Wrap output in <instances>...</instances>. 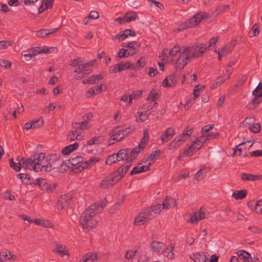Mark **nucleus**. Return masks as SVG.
Listing matches in <instances>:
<instances>
[{
  "label": "nucleus",
  "mask_w": 262,
  "mask_h": 262,
  "mask_svg": "<svg viewBox=\"0 0 262 262\" xmlns=\"http://www.w3.org/2000/svg\"><path fill=\"white\" fill-rule=\"evenodd\" d=\"M177 205L176 199L170 196H166L162 204H158L156 205L152 206L140 212L136 217L134 223L137 226L143 225L159 214L162 209H167L174 207Z\"/></svg>",
  "instance_id": "obj_1"
},
{
  "label": "nucleus",
  "mask_w": 262,
  "mask_h": 262,
  "mask_svg": "<svg viewBox=\"0 0 262 262\" xmlns=\"http://www.w3.org/2000/svg\"><path fill=\"white\" fill-rule=\"evenodd\" d=\"M107 203L106 199L104 198L100 202L90 206L82 213L79 223L83 230L90 231L96 226L97 221L93 217L102 211Z\"/></svg>",
  "instance_id": "obj_2"
},
{
  "label": "nucleus",
  "mask_w": 262,
  "mask_h": 262,
  "mask_svg": "<svg viewBox=\"0 0 262 262\" xmlns=\"http://www.w3.org/2000/svg\"><path fill=\"white\" fill-rule=\"evenodd\" d=\"M192 129H188L187 127L183 133L177 136L173 140L170 142L169 145V149L172 150L176 149L182 145L189 138L190 135L192 133Z\"/></svg>",
  "instance_id": "obj_3"
},
{
  "label": "nucleus",
  "mask_w": 262,
  "mask_h": 262,
  "mask_svg": "<svg viewBox=\"0 0 262 262\" xmlns=\"http://www.w3.org/2000/svg\"><path fill=\"white\" fill-rule=\"evenodd\" d=\"M254 97L249 102L247 107L249 110L255 109L262 101V82H259L256 88L253 91Z\"/></svg>",
  "instance_id": "obj_4"
},
{
  "label": "nucleus",
  "mask_w": 262,
  "mask_h": 262,
  "mask_svg": "<svg viewBox=\"0 0 262 262\" xmlns=\"http://www.w3.org/2000/svg\"><path fill=\"white\" fill-rule=\"evenodd\" d=\"M189 55L190 59L202 56L207 50L206 46L203 44L194 45L191 47H183Z\"/></svg>",
  "instance_id": "obj_5"
},
{
  "label": "nucleus",
  "mask_w": 262,
  "mask_h": 262,
  "mask_svg": "<svg viewBox=\"0 0 262 262\" xmlns=\"http://www.w3.org/2000/svg\"><path fill=\"white\" fill-rule=\"evenodd\" d=\"M48 163L45 166V171L49 172L51 170L58 168L57 165H62L64 162L60 159V156L57 154H51L47 158Z\"/></svg>",
  "instance_id": "obj_6"
},
{
  "label": "nucleus",
  "mask_w": 262,
  "mask_h": 262,
  "mask_svg": "<svg viewBox=\"0 0 262 262\" xmlns=\"http://www.w3.org/2000/svg\"><path fill=\"white\" fill-rule=\"evenodd\" d=\"M203 137H200L194 142L192 143L191 146L186 150H185L180 156L179 159H180L181 156L184 155L185 156H191L193 153L196 152L201 149L202 145L204 143Z\"/></svg>",
  "instance_id": "obj_7"
},
{
  "label": "nucleus",
  "mask_w": 262,
  "mask_h": 262,
  "mask_svg": "<svg viewBox=\"0 0 262 262\" xmlns=\"http://www.w3.org/2000/svg\"><path fill=\"white\" fill-rule=\"evenodd\" d=\"M134 151V148L131 149L130 148H122L119 150V151L116 154L118 161H121L126 160L128 161L129 160H134L136 158L138 154L133 155V152Z\"/></svg>",
  "instance_id": "obj_8"
},
{
  "label": "nucleus",
  "mask_w": 262,
  "mask_h": 262,
  "mask_svg": "<svg viewBox=\"0 0 262 262\" xmlns=\"http://www.w3.org/2000/svg\"><path fill=\"white\" fill-rule=\"evenodd\" d=\"M88 64H81L75 68L74 72L77 74L74 76L75 79L80 80L92 72V69L88 68Z\"/></svg>",
  "instance_id": "obj_9"
},
{
  "label": "nucleus",
  "mask_w": 262,
  "mask_h": 262,
  "mask_svg": "<svg viewBox=\"0 0 262 262\" xmlns=\"http://www.w3.org/2000/svg\"><path fill=\"white\" fill-rule=\"evenodd\" d=\"M35 159L33 161L34 163V170L36 172H42L45 171V166L41 165V163L44 161L46 158V154L43 152H40L32 156Z\"/></svg>",
  "instance_id": "obj_10"
},
{
  "label": "nucleus",
  "mask_w": 262,
  "mask_h": 262,
  "mask_svg": "<svg viewBox=\"0 0 262 262\" xmlns=\"http://www.w3.org/2000/svg\"><path fill=\"white\" fill-rule=\"evenodd\" d=\"M120 178V177H117L114 172L102 180L100 183V186L103 189L110 187L119 182Z\"/></svg>",
  "instance_id": "obj_11"
},
{
  "label": "nucleus",
  "mask_w": 262,
  "mask_h": 262,
  "mask_svg": "<svg viewBox=\"0 0 262 262\" xmlns=\"http://www.w3.org/2000/svg\"><path fill=\"white\" fill-rule=\"evenodd\" d=\"M190 59L185 49L183 48V50L176 62V68L179 70L183 69Z\"/></svg>",
  "instance_id": "obj_12"
},
{
  "label": "nucleus",
  "mask_w": 262,
  "mask_h": 262,
  "mask_svg": "<svg viewBox=\"0 0 262 262\" xmlns=\"http://www.w3.org/2000/svg\"><path fill=\"white\" fill-rule=\"evenodd\" d=\"M133 161V160H129L128 161H126L122 166H120L117 169L116 172H114L117 177H120L119 178L120 181L123 178L124 174L132 165Z\"/></svg>",
  "instance_id": "obj_13"
},
{
  "label": "nucleus",
  "mask_w": 262,
  "mask_h": 262,
  "mask_svg": "<svg viewBox=\"0 0 262 262\" xmlns=\"http://www.w3.org/2000/svg\"><path fill=\"white\" fill-rule=\"evenodd\" d=\"M72 197L70 195H63L61 196L57 203L58 209H62L68 207L71 203Z\"/></svg>",
  "instance_id": "obj_14"
},
{
  "label": "nucleus",
  "mask_w": 262,
  "mask_h": 262,
  "mask_svg": "<svg viewBox=\"0 0 262 262\" xmlns=\"http://www.w3.org/2000/svg\"><path fill=\"white\" fill-rule=\"evenodd\" d=\"M208 17L209 14L208 13L204 12H200L190 18V23H192V26L194 27L204 18H206Z\"/></svg>",
  "instance_id": "obj_15"
},
{
  "label": "nucleus",
  "mask_w": 262,
  "mask_h": 262,
  "mask_svg": "<svg viewBox=\"0 0 262 262\" xmlns=\"http://www.w3.org/2000/svg\"><path fill=\"white\" fill-rule=\"evenodd\" d=\"M53 252L58 254L61 257H63L64 255L70 256L67 247L65 245H62L59 244H55V248L53 249Z\"/></svg>",
  "instance_id": "obj_16"
},
{
  "label": "nucleus",
  "mask_w": 262,
  "mask_h": 262,
  "mask_svg": "<svg viewBox=\"0 0 262 262\" xmlns=\"http://www.w3.org/2000/svg\"><path fill=\"white\" fill-rule=\"evenodd\" d=\"M119 126H117L114 128L110 133L111 135L110 140L116 141L117 142L120 141L124 137L123 133L121 130H119Z\"/></svg>",
  "instance_id": "obj_17"
},
{
  "label": "nucleus",
  "mask_w": 262,
  "mask_h": 262,
  "mask_svg": "<svg viewBox=\"0 0 262 262\" xmlns=\"http://www.w3.org/2000/svg\"><path fill=\"white\" fill-rule=\"evenodd\" d=\"M91 114L85 115L83 116L84 121L81 122H76L73 124V127L76 129H85L86 128L88 121L92 118Z\"/></svg>",
  "instance_id": "obj_18"
},
{
  "label": "nucleus",
  "mask_w": 262,
  "mask_h": 262,
  "mask_svg": "<svg viewBox=\"0 0 262 262\" xmlns=\"http://www.w3.org/2000/svg\"><path fill=\"white\" fill-rule=\"evenodd\" d=\"M175 133L174 129L172 127H169L162 133L161 139L163 143L167 142L172 138Z\"/></svg>",
  "instance_id": "obj_19"
},
{
  "label": "nucleus",
  "mask_w": 262,
  "mask_h": 262,
  "mask_svg": "<svg viewBox=\"0 0 262 262\" xmlns=\"http://www.w3.org/2000/svg\"><path fill=\"white\" fill-rule=\"evenodd\" d=\"M34 159H35L32 156H31L29 158H21L20 161L21 162V167H23L25 169H29L34 170V162H33V161Z\"/></svg>",
  "instance_id": "obj_20"
},
{
  "label": "nucleus",
  "mask_w": 262,
  "mask_h": 262,
  "mask_svg": "<svg viewBox=\"0 0 262 262\" xmlns=\"http://www.w3.org/2000/svg\"><path fill=\"white\" fill-rule=\"evenodd\" d=\"M243 181H255L262 179V175H254L251 173L243 172L241 176Z\"/></svg>",
  "instance_id": "obj_21"
},
{
  "label": "nucleus",
  "mask_w": 262,
  "mask_h": 262,
  "mask_svg": "<svg viewBox=\"0 0 262 262\" xmlns=\"http://www.w3.org/2000/svg\"><path fill=\"white\" fill-rule=\"evenodd\" d=\"M165 245L162 242L153 241L150 244V248L154 252L160 253L165 249Z\"/></svg>",
  "instance_id": "obj_22"
},
{
  "label": "nucleus",
  "mask_w": 262,
  "mask_h": 262,
  "mask_svg": "<svg viewBox=\"0 0 262 262\" xmlns=\"http://www.w3.org/2000/svg\"><path fill=\"white\" fill-rule=\"evenodd\" d=\"M59 28L50 29H40L36 32V35L38 37L43 38L49 35L56 33Z\"/></svg>",
  "instance_id": "obj_23"
},
{
  "label": "nucleus",
  "mask_w": 262,
  "mask_h": 262,
  "mask_svg": "<svg viewBox=\"0 0 262 262\" xmlns=\"http://www.w3.org/2000/svg\"><path fill=\"white\" fill-rule=\"evenodd\" d=\"M177 79L174 75H170L163 81V85L165 88L173 87L176 85Z\"/></svg>",
  "instance_id": "obj_24"
},
{
  "label": "nucleus",
  "mask_w": 262,
  "mask_h": 262,
  "mask_svg": "<svg viewBox=\"0 0 262 262\" xmlns=\"http://www.w3.org/2000/svg\"><path fill=\"white\" fill-rule=\"evenodd\" d=\"M152 165V163H149L147 166H136L130 172V175L138 174L141 172H145L149 170V167Z\"/></svg>",
  "instance_id": "obj_25"
},
{
  "label": "nucleus",
  "mask_w": 262,
  "mask_h": 262,
  "mask_svg": "<svg viewBox=\"0 0 262 262\" xmlns=\"http://www.w3.org/2000/svg\"><path fill=\"white\" fill-rule=\"evenodd\" d=\"M98 160L95 157H92L89 160L86 161L85 162H83L80 166H78V169L79 171H81L82 170L85 168H89L91 167L96 161Z\"/></svg>",
  "instance_id": "obj_26"
},
{
  "label": "nucleus",
  "mask_w": 262,
  "mask_h": 262,
  "mask_svg": "<svg viewBox=\"0 0 262 262\" xmlns=\"http://www.w3.org/2000/svg\"><path fill=\"white\" fill-rule=\"evenodd\" d=\"M102 92V84L100 85L94 86L90 89L86 93V97L90 98L93 96H95L98 94H100Z\"/></svg>",
  "instance_id": "obj_27"
},
{
  "label": "nucleus",
  "mask_w": 262,
  "mask_h": 262,
  "mask_svg": "<svg viewBox=\"0 0 262 262\" xmlns=\"http://www.w3.org/2000/svg\"><path fill=\"white\" fill-rule=\"evenodd\" d=\"M143 110L140 107H139L137 114H138V116L136 118V120L137 122H143L148 119L149 115L150 113H148L146 111H143Z\"/></svg>",
  "instance_id": "obj_28"
},
{
  "label": "nucleus",
  "mask_w": 262,
  "mask_h": 262,
  "mask_svg": "<svg viewBox=\"0 0 262 262\" xmlns=\"http://www.w3.org/2000/svg\"><path fill=\"white\" fill-rule=\"evenodd\" d=\"M148 138H146L145 137H143L142 138L140 143L138 146H136L134 148V151L133 152V155H134L136 154H139L141 150H142L146 146V145L148 141Z\"/></svg>",
  "instance_id": "obj_29"
},
{
  "label": "nucleus",
  "mask_w": 262,
  "mask_h": 262,
  "mask_svg": "<svg viewBox=\"0 0 262 262\" xmlns=\"http://www.w3.org/2000/svg\"><path fill=\"white\" fill-rule=\"evenodd\" d=\"M35 182H33L34 184H38L39 187L44 190H46L47 192L52 191V189L48 188V187L49 186V184H47L46 180L44 179H37L35 180Z\"/></svg>",
  "instance_id": "obj_30"
},
{
  "label": "nucleus",
  "mask_w": 262,
  "mask_h": 262,
  "mask_svg": "<svg viewBox=\"0 0 262 262\" xmlns=\"http://www.w3.org/2000/svg\"><path fill=\"white\" fill-rule=\"evenodd\" d=\"M174 246L173 244H170L167 247L162 251L164 256L167 257H169L170 259H173L174 258V253L173 252Z\"/></svg>",
  "instance_id": "obj_31"
},
{
  "label": "nucleus",
  "mask_w": 262,
  "mask_h": 262,
  "mask_svg": "<svg viewBox=\"0 0 262 262\" xmlns=\"http://www.w3.org/2000/svg\"><path fill=\"white\" fill-rule=\"evenodd\" d=\"M190 258L195 262H206L207 259V257L204 252L195 253L190 257Z\"/></svg>",
  "instance_id": "obj_32"
},
{
  "label": "nucleus",
  "mask_w": 262,
  "mask_h": 262,
  "mask_svg": "<svg viewBox=\"0 0 262 262\" xmlns=\"http://www.w3.org/2000/svg\"><path fill=\"white\" fill-rule=\"evenodd\" d=\"M102 78L103 77L100 74L92 75L88 77V78L83 80L82 81V83L83 84H95L99 80L102 79Z\"/></svg>",
  "instance_id": "obj_33"
},
{
  "label": "nucleus",
  "mask_w": 262,
  "mask_h": 262,
  "mask_svg": "<svg viewBox=\"0 0 262 262\" xmlns=\"http://www.w3.org/2000/svg\"><path fill=\"white\" fill-rule=\"evenodd\" d=\"M247 144H250L248 145V148H250L252 145L253 144V142H252L251 141H248L246 142H244L242 143H240L238 145H237L235 147L233 148V151L234 154L236 153L237 151H239L238 155L242 156V151L244 150L243 146Z\"/></svg>",
  "instance_id": "obj_34"
},
{
  "label": "nucleus",
  "mask_w": 262,
  "mask_h": 262,
  "mask_svg": "<svg viewBox=\"0 0 262 262\" xmlns=\"http://www.w3.org/2000/svg\"><path fill=\"white\" fill-rule=\"evenodd\" d=\"M78 147V144L77 143H74L72 144L67 146L64 147L62 150L61 152L64 155H68L70 154L71 152L73 151L75 149H77Z\"/></svg>",
  "instance_id": "obj_35"
},
{
  "label": "nucleus",
  "mask_w": 262,
  "mask_h": 262,
  "mask_svg": "<svg viewBox=\"0 0 262 262\" xmlns=\"http://www.w3.org/2000/svg\"><path fill=\"white\" fill-rule=\"evenodd\" d=\"M83 158L81 156H77L75 158H71L69 160V163L74 166H76V168L78 169V166L82 164Z\"/></svg>",
  "instance_id": "obj_36"
},
{
  "label": "nucleus",
  "mask_w": 262,
  "mask_h": 262,
  "mask_svg": "<svg viewBox=\"0 0 262 262\" xmlns=\"http://www.w3.org/2000/svg\"><path fill=\"white\" fill-rule=\"evenodd\" d=\"M247 194V190L246 189L242 190H237L233 192L232 197L236 200H242L246 198Z\"/></svg>",
  "instance_id": "obj_37"
},
{
  "label": "nucleus",
  "mask_w": 262,
  "mask_h": 262,
  "mask_svg": "<svg viewBox=\"0 0 262 262\" xmlns=\"http://www.w3.org/2000/svg\"><path fill=\"white\" fill-rule=\"evenodd\" d=\"M158 105L156 102H151L148 101V102L144 104L140 107L143 110V111H146L148 112L150 110H151L154 107H157Z\"/></svg>",
  "instance_id": "obj_38"
},
{
  "label": "nucleus",
  "mask_w": 262,
  "mask_h": 262,
  "mask_svg": "<svg viewBox=\"0 0 262 262\" xmlns=\"http://www.w3.org/2000/svg\"><path fill=\"white\" fill-rule=\"evenodd\" d=\"M17 177L19 178L23 183L26 184H31L33 183L32 181L31 178L28 174L19 173L17 174Z\"/></svg>",
  "instance_id": "obj_39"
},
{
  "label": "nucleus",
  "mask_w": 262,
  "mask_h": 262,
  "mask_svg": "<svg viewBox=\"0 0 262 262\" xmlns=\"http://www.w3.org/2000/svg\"><path fill=\"white\" fill-rule=\"evenodd\" d=\"M119 63L120 65H121V68L122 69V71L129 69H133L134 70H137L138 68V66H135V64L130 62H126L124 63L123 62L120 61L119 62Z\"/></svg>",
  "instance_id": "obj_40"
},
{
  "label": "nucleus",
  "mask_w": 262,
  "mask_h": 262,
  "mask_svg": "<svg viewBox=\"0 0 262 262\" xmlns=\"http://www.w3.org/2000/svg\"><path fill=\"white\" fill-rule=\"evenodd\" d=\"M160 151L159 150H156L152 151L147 158L146 161H152V163H154L156 160H157L160 156Z\"/></svg>",
  "instance_id": "obj_41"
},
{
  "label": "nucleus",
  "mask_w": 262,
  "mask_h": 262,
  "mask_svg": "<svg viewBox=\"0 0 262 262\" xmlns=\"http://www.w3.org/2000/svg\"><path fill=\"white\" fill-rule=\"evenodd\" d=\"M137 18H138V16L136 13L134 11L130 13H126L124 16V21L126 23L135 20Z\"/></svg>",
  "instance_id": "obj_42"
},
{
  "label": "nucleus",
  "mask_w": 262,
  "mask_h": 262,
  "mask_svg": "<svg viewBox=\"0 0 262 262\" xmlns=\"http://www.w3.org/2000/svg\"><path fill=\"white\" fill-rule=\"evenodd\" d=\"M259 24L256 23L251 28L249 33V35L250 37L256 36L259 34Z\"/></svg>",
  "instance_id": "obj_43"
},
{
  "label": "nucleus",
  "mask_w": 262,
  "mask_h": 262,
  "mask_svg": "<svg viewBox=\"0 0 262 262\" xmlns=\"http://www.w3.org/2000/svg\"><path fill=\"white\" fill-rule=\"evenodd\" d=\"M136 53V52H127V49H121L118 53V58L120 59L121 57H127L129 56H133Z\"/></svg>",
  "instance_id": "obj_44"
},
{
  "label": "nucleus",
  "mask_w": 262,
  "mask_h": 262,
  "mask_svg": "<svg viewBox=\"0 0 262 262\" xmlns=\"http://www.w3.org/2000/svg\"><path fill=\"white\" fill-rule=\"evenodd\" d=\"M226 79V77L223 76H219L214 82V83L211 85V88L214 89L216 87L220 85L223 82H224Z\"/></svg>",
  "instance_id": "obj_45"
},
{
  "label": "nucleus",
  "mask_w": 262,
  "mask_h": 262,
  "mask_svg": "<svg viewBox=\"0 0 262 262\" xmlns=\"http://www.w3.org/2000/svg\"><path fill=\"white\" fill-rule=\"evenodd\" d=\"M228 5H223L217 7L214 11L212 13V15L216 16L220 14V13L225 11L226 9L228 8Z\"/></svg>",
  "instance_id": "obj_46"
},
{
  "label": "nucleus",
  "mask_w": 262,
  "mask_h": 262,
  "mask_svg": "<svg viewBox=\"0 0 262 262\" xmlns=\"http://www.w3.org/2000/svg\"><path fill=\"white\" fill-rule=\"evenodd\" d=\"M237 255L240 258L243 259H248L251 258L250 254L245 250H241L238 251L237 252Z\"/></svg>",
  "instance_id": "obj_47"
},
{
  "label": "nucleus",
  "mask_w": 262,
  "mask_h": 262,
  "mask_svg": "<svg viewBox=\"0 0 262 262\" xmlns=\"http://www.w3.org/2000/svg\"><path fill=\"white\" fill-rule=\"evenodd\" d=\"M219 133L218 132L212 133L208 135H202L201 137H203V141L205 142L207 140L211 139L216 138L219 137Z\"/></svg>",
  "instance_id": "obj_48"
},
{
  "label": "nucleus",
  "mask_w": 262,
  "mask_h": 262,
  "mask_svg": "<svg viewBox=\"0 0 262 262\" xmlns=\"http://www.w3.org/2000/svg\"><path fill=\"white\" fill-rule=\"evenodd\" d=\"M233 49V46L231 44H227L225 45L220 51L221 54L226 56L229 53L231 52Z\"/></svg>",
  "instance_id": "obj_49"
},
{
  "label": "nucleus",
  "mask_w": 262,
  "mask_h": 262,
  "mask_svg": "<svg viewBox=\"0 0 262 262\" xmlns=\"http://www.w3.org/2000/svg\"><path fill=\"white\" fill-rule=\"evenodd\" d=\"M10 166L11 167L13 168L16 171H19L20 170L21 168V162L20 161V160L19 161L18 163L14 162L13 161V159H11L10 160Z\"/></svg>",
  "instance_id": "obj_50"
},
{
  "label": "nucleus",
  "mask_w": 262,
  "mask_h": 262,
  "mask_svg": "<svg viewBox=\"0 0 262 262\" xmlns=\"http://www.w3.org/2000/svg\"><path fill=\"white\" fill-rule=\"evenodd\" d=\"M13 45V41L11 40H4L0 41V50L7 49L9 47Z\"/></svg>",
  "instance_id": "obj_51"
},
{
  "label": "nucleus",
  "mask_w": 262,
  "mask_h": 262,
  "mask_svg": "<svg viewBox=\"0 0 262 262\" xmlns=\"http://www.w3.org/2000/svg\"><path fill=\"white\" fill-rule=\"evenodd\" d=\"M122 71V69L121 68V65H120L119 63L110 67L109 69V73L111 74L120 72Z\"/></svg>",
  "instance_id": "obj_52"
},
{
  "label": "nucleus",
  "mask_w": 262,
  "mask_h": 262,
  "mask_svg": "<svg viewBox=\"0 0 262 262\" xmlns=\"http://www.w3.org/2000/svg\"><path fill=\"white\" fill-rule=\"evenodd\" d=\"M141 91H134L129 95L128 105H130L132 103L133 99H135L137 96H140L142 95Z\"/></svg>",
  "instance_id": "obj_53"
},
{
  "label": "nucleus",
  "mask_w": 262,
  "mask_h": 262,
  "mask_svg": "<svg viewBox=\"0 0 262 262\" xmlns=\"http://www.w3.org/2000/svg\"><path fill=\"white\" fill-rule=\"evenodd\" d=\"M193 27V26H192V23H190V21L189 19L188 21H186L181 24L177 29L178 31H180L182 30H184L188 28H191Z\"/></svg>",
  "instance_id": "obj_54"
},
{
  "label": "nucleus",
  "mask_w": 262,
  "mask_h": 262,
  "mask_svg": "<svg viewBox=\"0 0 262 262\" xmlns=\"http://www.w3.org/2000/svg\"><path fill=\"white\" fill-rule=\"evenodd\" d=\"M32 128H35L41 127L43 125V120L42 118H39L35 121H31Z\"/></svg>",
  "instance_id": "obj_55"
},
{
  "label": "nucleus",
  "mask_w": 262,
  "mask_h": 262,
  "mask_svg": "<svg viewBox=\"0 0 262 262\" xmlns=\"http://www.w3.org/2000/svg\"><path fill=\"white\" fill-rule=\"evenodd\" d=\"M118 161V158L116 154H113L110 155L106 161V163L108 165H112V164L115 163Z\"/></svg>",
  "instance_id": "obj_56"
},
{
  "label": "nucleus",
  "mask_w": 262,
  "mask_h": 262,
  "mask_svg": "<svg viewBox=\"0 0 262 262\" xmlns=\"http://www.w3.org/2000/svg\"><path fill=\"white\" fill-rule=\"evenodd\" d=\"M159 97V94L158 93L154 92L153 91H151L147 98V101H150L151 102H156L155 101L158 99Z\"/></svg>",
  "instance_id": "obj_57"
},
{
  "label": "nucleus",
  "mask_w": 262,
  "mask_h": 262,
  "mask_svg": "<svg viewBox=\"0 0 262 262\" xmlns=\"http://www.w3.org/2000/svg\"><path fill=\"white\" fill-rule=\"evenodd\" d=\"M255 211L258 214L262 213V200H259L257 201L254 206Z\"/></svg>",
  "instance_id": "obj_58"
},
{
  "label": "nucleus",
  "mask_w": 262,
  "mask_h": 262,
  "mask_svg": "<svg viewBox=\"0 0 262 262\" xmlns=\"http://www.w3.org/2000/svg\"><path fill=\"white\" fill-rule=\"evenodd\" d=\"M251 132L254 133H258L260 130V125L259 123H255L252 124L249 127Z\"/></svg>",
  "instance_id": "obj_59"
},
{
  "label": "nucleus",
  "mask_w": 262,
  "mask_h": 262,
  "mask_svg": "<svg viewBox=\"0 0 262 262\" xmlns=\"http://www.w3.org/2000/svg\"><path fill=\"white\" fill-rule=\"evenodd\" d=\"M79 135L77 130L71 132L67 135V139L70 141H73L75 139H78Z\"/></svg>",
  "instance_id": "obj_60"
},
{
  "label": "nucleus",
  "mask_w": 262,
  "mask_h": 262,
  "mask_svg": "<svg viewBox=\"0 0 262 262\" xmlns=\"http://www.w3.org/2000/svg\"><path fill=\"white\" fill-rule=\"evenodd\" d=\"M88 260H91L92 262H96L98 259L97 254L96 253H88L85 254Z\"/></svg>",
  "instance_id": "obj_61"
},
{
  "label": "nucleus",
  "mask_w": 262,
  "mask_h": 262,
  "mask_svg": "<svg viewBox=\"0 0 262 262\" xmlns=\"http://www.w3.org/2000/svg\"><path fill=\"white\" fill-rule=\"evenodd\" d=\"M204 88L205 86L204 85H197L195 86L194 89L193 90L194 99L198 97L200 95V91L202 89H204Z\"/></svg>",
  "instance_id": "obj_62"
},
{
  "label": "nucleus",
  "mask_w": 262,
  "mask_h": 262,
  "mask_svg": "<svg viewBox=\"0 0 262 262\" xmlns=\"http://www.w3.org/2000/svg\"><path fill=\"white\" fill-rule=\"evenodd\" d=\"M137 252V250H128L125 254V258L128 260H133Z\"/></svg>",
  "instance_id": "obj_63"
},
{
  "label": "nucleus",
  "mask_w": 262,
  "mask_h": 262,
  "mask_svg": "<svg viewBox=\"0 0 262 262\" xmlns=\"http://www.w3.org/2000/svg\"><path fill=\"white\" fill-rule=\"evenodd\" d=\"M255 119L253 117H247L243 122V124L245 127H247V125L253 124L254 122Z\"/></svg>",
  "instance_id": "obj_64"
}]
</instances>
